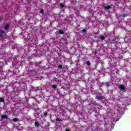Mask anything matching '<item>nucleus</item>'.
Masks as SVG:
<instances>
[{
    "instance_id": "nucleus-1",
    "label": "nucleus",
    "mask_w": 131,
    "mask_h": 131,
    "mask_svg": "<svg viewBox=\"0 0 131 131\" xmlns=\"http://www.w3.org/2000/svg\"><path fill=\"white\" fill-rule=\"evenodd\" d=\"M96 99L98 101H100V100H104V99H105V96L102 95H99L96 97Z\"/></svg>"
},
{
    "instance_id": "nucleus-2",
    "label": "nucleus",
    "mask_w": 131,
    "mask_h": 131,
    "mask_svg": "<svg viewBox=\"0 0 131 131\" xmlns=\"http://www.w3.org/2000/svg\"><path fill=\"white\" fill-rule=\"evenodd\" d=\"M119 88L121 91H124V90H125V87L124 86V85H120Z\"/></svg>"
},
{
    "instance_id": "nucleus-3",
    "label": "nucleus",
    "mask_w": 131,
    "mask_h": 131,
    "mask_svg": "<svg viewBox=\"0 0 131 131\" xmlns=\"http://www.w3.org/2000/svg\"><path fill=\"white\" fill-rule=\"evenodd\" d=\"M1 118H2V119H9V118H8V116L6 115H2Z\"/></svg>"
},
{
    "instance_id": "nucleus-4",
    "label": "nucleus",
    "mask_w": 131,
    "mask_h": 131,
    "mask_svg": "<svg viewBox=\"0 0 131 131\" xmlns=\"http://www.w3.org/2000/svg\"><path fill=\"white\" fill-rule=\"evenodd\" d=\"M120 16L122 18H125V17H126V13H122Z\"/></svg>"
},
{
    "instance_id": "nucleus-5",
    "label": "nucleus",
    "mask_w": 131,
    "mask_h": 131,
    "mask_svg": "<svg viewBox=\"0 0 131 131\" xmlns=\"http://www.w3.org/2000/svg\"><path fill=\"white\" fill-rule=\"evenodd\" d=\"M105 10H108V9H111V6H107L104 7Z\"/></svg>"
},
{
    "instance_id": "nucleus-6",
    "label": "nucleus",
    "mask_w": 131,
    "mask_h": 131,
    "mask_svg": "<svg viewBox=\"0 0 131 131\" xmlns=\"http://www.w3.org/2000/svg\"><path fill=\"white\" fill-rule=\"evenodd\" d=\"M9 27H10V25L9 24L6 25V26H5V30H7V29H8Z\"/></svg>"
},
{
    "instance_id": "nucleus-7",
    "label": "nucleus",
    "mask_w": 131,
    "mask_h": 131,
    "mask_svg": "<svg viewBox=\"0 0 131 131\" xmlns=\"http://www.w3.org/2000/svg\"><path fill=\"white\" fill-rule=\"evenodd\" d=\"M4 102H5V98H0V103H3Z\"/></svg>"
},
{
    "instance_id": "nucleus-8",
    "label": "nucleus",
    "mask_w": 131,
    "mask_h": 131,
    "mask_svg": "<svg viewBox=\"0 0 131 131\" xmlns=\"http://www.w3.org/2000/svg\"><path fill=\"white\" fill-rule=\"evenodd\" d=\"M58 68H59V69H65V68H63V66H62V65H61V64H59V65L58 66Z\"/></svg>"
},
{
    "instance_id": "nucleus-9",
    "label": "nucleus",
    "mask_w": 131,
    "mask_h": 131,
    "mask_svg": "<svg viewBox=\"0 0 131 131\" xmlns=\"http://www.w3.org/2000/svg\"><path fill=\"white\" fill-rule=\"evenodd\" d=\"M13 121H14V122H16L18 121V119H17V118H14L13 119Z\"/></svg>"
},
{
    "instance_id": "nucleus-10",
    "label": "nucleus",
    "mask_w": 131,
    "mask_h": 131,
    "mask_svg": "<svg viewBox=\"0 0 131 131\" xmlns=\"http://www.w3.org/2000/svg\"><path fill=\"white\" fill-rule=\"evenodd\" d=\"M0 33L1 34H4V33H5V31L3 30H0Z\"/></svg>"
},
{
    "instance_id": "nucleus-11",
    "label": "nucleus",
    "mask_w": 131,
    "mask_h": 131,
    "mask_svg": "<svg viewBox=\"0 0 131 131\" xmlns=\"http://www.w3.org/2000/svg\"><path fill=\"white\" fill-rule=\"evenodd\" d=\"M35 124L36 126H39V123H38V122H35Z\"/></svg>"
},
{
    "instance_id": "nucleus-12",
    "label": "nucleus",
    "mask_w": 131,
    "mask_h": 131,
    "mask_svg": "<svg viewBox=\"0 0 131 131\" xmlns=\"http://www.w3.org/2000/svg\"><path fill=\"white\" fill-rule=\"evenodd\" d=\"M64 33V31L62 30H60L59 31V34H63Z\"/></svg>"
},
{
    "instance_id": "nucleus-13",
    "label": "nucleus",
    "mask_w": 131,
    "mask_h": 131,
    "mask_svg": "<svg viewBox=\"0 0 131 131\" xmlns=\"http://www.w3.org/2000/svg\"><path fill=\"white\" fill-rule=\"evenodd\" d=\"M60 7L61 8H64V7H65V5H64V4H63V3H61L60 4Z\"/></svg>"
},
{
    "instance_id": "nucleus-14",
    "label": "nucleus",
    "mask_w": 131,
    "mask_h": 131,
    "mask_svg": "<svg viewBox=\"0 0 131 131\" xmlns=\"http://www.w3.org/2000/svg\"><path fill=\"white\" fill-rule=\"evenodd\" d=\"M100 39L102 40H104V39H105V37H104L103 36H100Z\"/></svg>"
},
{
    "instance_id": "nucleus-15",
    "label": "nucleus",
    "mask_w": 131,
    "mask_h": 131,
    "mask_svg": "<svg viewBox=\"0 0 131 131\" xmlns=\"http://www.w3.org/2000/svg\"><path fill=\"white\" fill-rule=\"evenodd\" d=\"M110 84V82H109L105 83V85H106L107 86H109Z\"/></svg>"
},
{
    "instance_id": "nucleus-16",
    "label": "nucleus",
    "mask_w": 131,
    "mask_h": 131,
    "mask_svg": "<svg viewBox=\"0 0 131 131\" xmlns=\"http://www.w3.org/2000/svg\"><path fill=\"white\" fill-rule=\"evenodd\" d=\"M52 88H53V89H57V85L56 84H53L52 85Z\"/></svg>"
},
{
    "instance_id": "nucleus-17",
    "label": "nucleus",
    "mask_w": 131,
    "mask_h": 131,
    "mask_svg": "<svg viewBox=\"0 0 131 131\" xmlns=\"http://www.w3.org/2000/svg\"><path fill=\"white\" fill-rule=\"evenodd\" d=\"M56 120V121H62V120L59 119L58 118H57Z\"/></svg>"
},
{
    "instance_id": "nucleus-18",
    "label": "nucleus",
    "mask_w": 131,
    "mask_h": 131,
    "mask_svg": "<svg viewBox=\"0 0 131 131\" xmlns=\"http://www.w3.org/2000/svg\"><path fill=\"white\" fill-rule=\"evenodd\" d=\"M86 63L88 66H90V65H91V62L90 61H87Z\"/></svg>"
},
{
    "instance_id": "nucleus-19",
    "label": "nucleus",
    "mask_w": 131,
    "mask_h": 131,
    "mask_svg": "<svg viewBox=\"0 0 131 131\" xmlns=\"http://www.w3.org/2000/svg\"><path fill=\"white\" fill-rule=\"evenodd\" d=\"M40 14H43V9L41 10L40 11Z\"/></svg>"
},
{
    "instance_id": "nucleus-20",
    "label": "nucleus",
    "mask_w": 131,
    "mask_h": 131,
    "mask_svg": "<svg viewBox=\"0 0 131 131\" xmlns=\"http://www.w3.org/2000/svg\"><path fill=\"white\" fill-rule=\"evenodd\" d=\"M3 21V17L0 16V23Z\"/></svg>"
},
{
    "instance_id": "nucleus-21",
    "label": "nucleus",
    "mask_w": 131,
    "mask_h": 131,
    "mask_svg": "<svg viewBox=\"0 0 131 131\" xmlns=\"http://www.w3.org/2000/svg\"><path fill=\"white\" fill-rule=\"evenodd\" d=\"M44 115H45V117L48 116V112L45 113Z\"/></svg>"
},
{
    "instance_id": "nucleus-22",
    "label": "nucleus",
    "mask_w": 131,
    "mask_h": 131,
    "mask_svg": "<svg viewBox=\"0 0 131 131\" xmlns=\"http://www.w3.org/2000/svg\"><path fill=\"white\" fill-rule=\"evenodd\" d=\"M82 32H83V33L86 32V30H85V29H83V30H82Z\"/></svg>"
}]
</instances>
